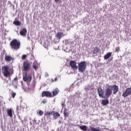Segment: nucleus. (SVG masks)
I'll list each match as a JSON object with an SVG mask.
<instances>
[{
	"label": "nucleus",
	"instance_id": "obj_1",
	"mask_svg": "<svg viewBox=\"0 0 131 131\" xmlns=\"http://www.w3.org/2000/svg\"><path fill=\"white\" fill-rule=\"evenodd\" d=\"M2 73L5 77H10L13 73V70L10 69L8 66L2 67Z\"/></svg>",
	"mask_w": 131,
	"mask_h": 131
},
{
	"label": "nucleus",
	"instance_id": "obj_2",
	"mask_svg": "<svg viewBox=\"0 0 131 131\" xmlns=\"http://www.w3.org/2000/svg\"><path fill=\"white\" fill-rule=\"evenodd\" d=\"M21 46V42L20 41L17 40L16 39H13L10 42V46L12 50H15V51H18L20 49Z\"/></svg>",
	"mask_w": 131,
	"mask_h": 131
},
{
	"label": "nucleus",
	"instance_id": "obj_3",
	"mask_svg": "<svg viewBox=\"0 0 131 131\" xmlns=\"http://www.w3.org/2000/svg\"><path fill=\"white\" fill-rule=\"evenodd\" d=\"M78 71L80 73H83L86 68V62L81 61L78 64Z\"/></svg>",
	"mask_w": 131,
	"mask_h": 131
},
{
	"label": "nucleus",
	"instance_id": "obj_4",
	"mask_svg": "<svg viewBox=\"0 0 131 131\" xmlns=\"http://www.w3.org/2000/svg\"><path fill=\"white\" fill-rule=\"evenodd\" d=\"M112 95V85L108 86L104 90V98L108 99Z\"/></svg>",
	"mask_w": 131,
	"mask_h": 131
},
{
	"label": "nucleus",
	"instance_id": "obj_5",
	"mask_svg": "<svg viewBox=\"0 0 131 131\" xmlns=\"http://www.w3.org/2000/svg\"><path fill=\"white\" fill-rule=\"evenodd\" d=\"M32 79V76L30 75H27V73H24L23 74V80L24 81L29 83Z\"/></svg>",
	"mask_w": 131,
	"mask_h": 131
},
{
	"label": "nucleus",
	"instance_id": "obj_6",
	"mask_svg": "<svg viewBox=\"0 0 131 131\" xmlns=\"http://www.w3.org/2000/svg\"><path fill=\"white\" fill-rule=\"evenodd\" d=\"M129 95H131V88H128L123 93L122 96L124 97V98H126V97L129 96Z\"/></svg>",
	"mask_w": 131,
	"mask_h": 131
},
{
	"label": "nucleus",
	"instance_id": "obj_7",
	"mask_svg": "<svg viewBox=\"0 0 131 131\" xmlns=\"http://www.w3.org/2000/svg\"><path fill=\"white\" fill-rule=\"evenodd\" d=\"M98 93L100 98H104V92L102 89V87L99 86L98 89Z\"/></svg>",
	"mask_w": 131,
	"mask_h": 131
},
{
	"label": "nucleus",
	"instance_id": "obj_8",
	"mask_svg": "<svg viewBox=\"0 0 131 131\" xmlns=\"http://www.w3.org/2000/svg\"><path fill=\"white\" fill-rule=\"evenodd\" d=\"M41 96L42 97H49V98L53 97V94L49 91H43L42 92Z\"/></svg>",
	"mask_w": 131,
	"mask_h": 131
},
{
	"label": "nucleus",
	"instance_id": "obj_9",
	"mask_svg": "<svg viewBox=\"0 0 131 131\" xmlns=\"http://www.w3.org/2000/svg\"><path fill=\"white\" fill-rule=\"evenodd\" d=\"M30 65H31L29 62L25 61L24 62V71H28L30 69Z\"/></svg>",
	"mask_w": 131,
	"mask_h": 131
},
{
	"label": "nucleus",
	"instance_id": "obj_10",
	"mask_svg": "<svg viewBox=\"0 0 131 131\" xmlns=\"http://www.w3.org/2000/svg\"><path fill=\"white\" fill-rule=\"evenodd\" d=\"M19 34L21 36H24V37H25V36H26L27 34V29H26V28H25L20 29Z\"/></svg>",
	"mask_w": 131,
	"mask_h": 131
},
{
	"label": "nucleus",
	"instance_id": "obj_11",
	"mask_svg": "<svg viewBox=\"0 0 131 131\" xmlns=\"http://www.w3.org/2000/svg\"><path fill=\"white\" fill-rule=\"evenodd\" d=\"M70 65L73 69H75L76 70L78 68L77 66H76V62L74 60H71L70 62Z\"/></svg>",
	"mask_w": 131,
	"mask_h": 131
},
{
	"label": "nucleus",
	"instance_id": "obj_12",
	"mask_svg": "<svg viewBox=\"0 0 131 131\" xmlns=\"http://www.w3.org/2000/svg\"><path fill=\"white\" fill-rule=\"evenodd\" d=\"M5 60L7 62H11V61H14V58L9 55H6L5 56Z\"/></svg>",
	"mask_w": 131,
	"mask_h": 131
},
{
	"label": "nucleus",
	"instance_id": "obj_13",
	"mask_svg": "<svg viewBox=\"0 0 131 131\" xmlns=\"http://www.w3.org/2000/svg\"><path fill=\"white\" fill-rule=\"evenodd\" d=\"M32 67L36 71L38 69V63L36 60H35L33 62Z\"/></svg>",
	"mask_w": 131,
	"mask_h": 131
},
{
	"label": "nucleus",
	"instance_id": "obj_14",
	"mask_svg": "<svg viewBox=\"0 0 131 131\" xmlns=\"http://www.w3.org/2000/svg\"><path fill=\"white\" fill-rule=\"evenodd\" d=\"M112 91H113V94L114 95H115L116 93H117L118 92V86L117 85H114L112 86Z\"/></svg>",
	"mask_w": 131,
	"mask_h": 131
},
{
	"label": "nucleus",
	"instance_id": "obj_15",
	"mask_svg": "<svg viewBox=\"0 0 131 131\" xmlns=\"http://www.w3.org/2000/svg\"><path fill=\"white\" fill-rule=\"evenodd\" d=\"M56 36L57 38L60 39L61 38L63 37V36H65V34H64L62 32H58L57 33Z\"/></svg>",
	"mask_w": 131,
	"mask_h": 131
},
{
	"label": "nucleus",
	"instance_id": "obj_16",
	"mask_svg": "<svg viewBox=\"0 0 131 131\" xmlns=\"http://www.w3.org/2000/svg\"><path fill=\"white\" fill-rule=\"evenodd\" d=\"M7 113L8 115V116H10V117H13V111H12V108L7 109Z\"/></svg>",
	"mask_w": 131,
	"mask_h": 131
},
{
	"label": "nucleus",
	"instance_id": "obj_17",
	"mask_svg": "<svg viewBox=\"0 0 131 131\" xmlns=\"http://www.w3.org/2000/svg\"><path fill=\"white\" fill-rule=\"evenodd\" d=\"M111 56H112V53L108 52L105 55H104V60H107V59H109L111 57Z\"/></svg>",
	"mask_w": 131,
	"mask_h": 131
},
{
	"label": "nucleus",
	"instance_id": "obj_18",
	"mask_svg": "<svg viewBox=\"0 0 131 131\" xmlns=\"http://www.w3.org/2000/svg\"><path fill=\"white\" fill-rule=\"evenodd\" d=\"M52 115H53L54 119H57L58 117H60V115L58 112H53Z\"/></svg>",
	"mask_w": 131,
	"mask_h": 131
},
{
	"label": "nucleus",
	"instance_id": "obj_19",
	"mask_svg": "<svg viewBox=\"0 0 131 131\" xmlns=\"http://www.w3.org/2000/svg\"><path fill=\"white\" fill-rule=\"evenodd\" d=\"M101 103L103 106H106V105H108V104H109V100L108 99L103 100L101 101Z\"/></svg>",
	"mask_w": 131,
	"mask_h": 131
},
{
	"label": "nucleus",
	"instance_id": "obj_20",
	"mask_svg": "<svg viewBox=\"0 0 131 131\" xmlns=\"http://www.w3.org/2000/svg\"><path fill=\"white\" fill-rule=\"evenodd\" d=\"M13 24H14V25L16 26H20V25L22 24V23L19 20H14Z\"/></svg>",
	"mask_w": 131,
	"mask_h": 131
},
{
	"label": "nucleus",
	"instance_id": "obj_21",
	"mask_svg": "<svg viewBox=\"0 0 131 131\" xmlns=\"http://www.w3.org/2000/svg\"><path fill=\"white\" fill-rule=\"evenodd\" d=\"M52 93V97H55V96L58 95V93H59V89H56L55 90L53 91Z\"/></svg>",
	"mask_w": 131,
	"mask_h": 131
},
{
	"label": "nucleus",
	"instance_id": "obj_22",
	"mask_svg": "<svg viewBox=\"0 0 131 131\" xmlns=\"http://www.w3.org/2000/svg\"><path fill=\"white\" fill-rule=\"evenodd\" d=\"M18 82V77H15L13 80H12V84L15 85Z\"/></svg>",
	"mask_w": 131,
	"mask_h": 131
},
{
	"label": "nucleus",
	"instance_id": "obj_23",
	"mask_svg": "<svg viewBox=\"0 0 131 131\" xmlns=\"http://www.w3.org/2000/svg\"><path fill=\"white\" fill-rule=\"evenodd\" d=\"M45 115H46V116H47V117H50V116H51V115H53V112H47V113H46L45 114Z\"/></svg>",
	"mask_w": 131,
	"mask_h": 131
},
{
	"label": "nucleus",
	"instance_id": "obj_24",
	"mask_svg": "<svg viewBox=\"0 0 131 131\" xmlns=\"http://www.w3.org/2000/svg\"><path fill=\"white\" fill-rule=\"evenodd\" d=\"M80 129H82V130L85 131L86 130L87 127L86 125H82L79 127Z\"/></svg>",
	"mask_w": 131,
	"mask_h": 131
},
{
	"label": "nucleus",
	"instance_id": "obj_25",
	"mask_svg": "<svg viewBox=\"0 0 131 131\" xmlns=\"http://www.w3.org/2000/svg\"><path fill=\"white\" fill-rule=\"evenodd\" d=\"M90 130H91V131H101L100 129L96 128L93 127H90Z\"/></svg>",
	"mask_w": 131,
	"mask_h": 131
},
{
	"label": "nucleus",
	"instance_id": "obj_26",
	"mask_svg": "<svg viewBox=\"0 0 131 131\" xmlns=\"http://www.w3.org/2000/svg\"><path fill=\"white\" fill-rule=\"evenodd\" d=\"M37 113V114H39L40 116H42V115H43V112L41 110L39 111Z\"/></svg>",
	"mask_w": 131,
	"mask_h": 131
},
{
	"label": "nucleus",
	"instance_id": "obj_27",
	"mask_svg": "<svg viewBox=\"0 0 131 131\" xmlns=\"http://www.w3.org/2000/svg\"><path fill=\"white\" fill-rule=\"evenodd\" d=\"M26 58H27V55L24 54L23 55L21 59H22V60H25V59H26Z\"/></svg>",
	"mask_w": 131,
	"mask_h": 131
},
{
	"label": "nucleus",
	"instance_id": "obj_28",
	"mask_svg": "<svg viewBox=\"0 0 131 131\" xmlns=\"http://www.w3.org/2000/svg\"><path fill=\"white\" fill-rule=\"evenodd\" d=\"M93 53L94 54H97L98 53V49L97 48L94 49L93 51Z\"/></svg>",
	"mask_w": 131,
	"mask_h": 131
},
{
	"label": "nucleus",
	"instance_id": "obj_29",
	"mask_svg": "<svg viewBox=\"0 0 131 131\" xmlns=\"http://www.w3.org/2000/svg\"><path fill=\"white\" fill-rule=\"evenodd\" d=\"M64 115L65 117H68L69 116V113L67 112H64Z\"/></svg>",
	"mask_w": 131,
	"mask_h": 131
},
{
	"label": "nucleus",
	"instance_id": "obj_30",
	"mask_svg": "<svg viewBox=\"0 0 131 131\" xmlns=\"http://www.w3.org/2000/svg\"><path fill=\"white\" fill-rule=\"evenodd\" d=\"M11 96H12V97L15 98V96H16V93L12 92V94H11Z\"/></svg>",
	"mask_w": 131,
	"mask_h": 131
},
{
	"label": "nucleus",
	"instance_id": "obj_31",
	"mask_svg": "<svg viewBox=\"0 0 131 131\" xmlns=\"http://www.w3.org/2000/svg\"><path fill=\"white\" fill-rule=\"evenodd\" d=\"M57 80H58V78H57V77H56L54 80L52 79V82H54V81H57Z\"/></svg>",
	"mask_w": 131,
	"mask_h": 131
},
{
	"label": "nucleus",
	"instance_id": "obj_32",
	"mask_svg": "<svg viewBox=\"0 0 131 131\" xmlns=\"http://www.w3.org/2000/svg\"><path fill=\"white\" fill-rule=\"evenodd\" d=\"M115 50H116V51H115L116 52H119L120 48H119V47H117Z\"/></svg>",
	"mask_w": 131,
	"mask_h": 131
},
{
	"label": "nucleus",
	"instance_id": "obj_33",
	"mask_svg": "<svg viewBox=\"0 0 131 131\" xmlns=\"http://www.w3.org/2000/svg\"><path fill=\"white\" fill-rule=\"evenodd\" d=\"M42 103L43 104H46V103H47V100L44 99V100L42 101Z\"/></svg>",
	"mask_w": 131,
	"mask_h": 131
},
{
	"label": "nucleus",
	"instance_id": "obj_34",
	"mask_svg": "<svg viewBox=\"0 0 131 131\" xmlns=\"http://www.w3.org/2000/svg\"><path fill=\"white\" fill-rule=\"evenodd\" d=\"M65 91L67 92H70V89H69V88H67L65 89Z\"/></svg>",
	"mask_w": 131,
	"mask_h": 131
},
{
	"label": "nucleus",
	"instance_id": "obj_35",
	"mask_svg": "<svg viewBox=\"0 0 131 131\" xmlns=\"http://www.w3.org/2000/svg\"><path fill=\"white\" fill-rule=\"evenodd\" d=\"M61 105H62V107H63L64 106H65V104H64V103H62L61 104Z\"/></svg>",
	"mask_w": 131,
	"mask_h": 131
},
{
	"label": "nucleus",
	"instance_id": "obj_36",
	"mask_svg": "<svg viewBox=\"0 0 131 131\" xmlns=\"http://www.w3.org/2000/svg\"><path fill=\"white\" fill-rule=\"evenodd\" d=\"M55 3H58L59 2V0H55Z\"/></svg>",
	"mask_w": 131,
	"mask_h": 131
},
{
	"label": "nucleus",
	"instance_id": "obj_37",
	"mask_svg": "<svg viewBox=\"0 0 131 131\" xmlns=\"http://www.w3.org/2000/svg\"><path fill=\"white\" fill-rule=\"evenodd\" d=\"M14 88H15V89H17V85H14Z\"/></svg>",
	"mask_w": 131,
	"mask_h": 131
},
{
	"label": "nucleus",
	"instance_id": "obj_38",
	"mask_svg": "<svg viewBox=\"0 0 131 131\" xmlns=\"http://www.w3.org/2000/svg\"><path fill=\"white\" fill-rule=\"evenodd\" d=\"M27 119V118L26 117H25V121H26Z\"/></svg>",
	"mask_w": 131,
	"mask_h": 131
},
{
	"label": "nucleus",
	"instance_id": "obj_39",
	"mask_svg": "<svg viewBox=\"0 0 131 131\" xmlns=\"http://www.w3.org/2000/svg\"><path fill=\"white\" fill-rule=\"evenodd\" d=\"M46 76H49V75L48 74H47Z\"/></svg>",
	"mask_w": 131,
	"mask_h": 131
},
{
	"label": "nucleus",
	"instance_id": "obj_40",
	"mask_svg": "<svg viewBox=\"0 0 131 131\" xmlns=\"http://www.w3.org/2000/svg\"><path fill=\"white\" fill-rule=\"evenodd\" d=\"M28 39H29V37H28Z\"/></svg>",
	"mask_w": 131,
	"mask_h": 131
}]
</instances>
